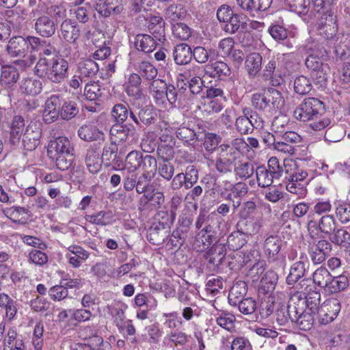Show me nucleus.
<instances>
[{"label":"nucleus","instance_id":"nucleus-1","mask_svg":"<svg viewBox=\"0 0 350 350\" xmlns=\"http://www.w3.org/2000/svg\"><path fill=\"white\" fill-rule=\"evenodd\" d=\"M34 73L52 83H59L68 77V63L67 60L57 55L51 58L40 57L35 66Z\"/></svg>","mask_w":350,"mask_h":350},{"label":"nucleus","instance_id":"nucleus-2","mask_svg":"<svg viewBox=\"0 0 350 350\" xmlns=\"http://www.w3.org/2000/svg\"><path fill=\"white\" fill-rule=\"evenodd\" d=\"M48 152L60 170L68 169L75 159V150L72 144L66 137H58L51 140Z\"/></svg>","mask_w":350,"mask_h":350},{"label":"nucleus","instance_id":"nucleus-3","mask_svg":"<svg viewBox=\"0 0 350 350\" xmlns=\"http://www.w3.org/2000/svg\"><path fill=\"white\" fill-rule=\"evenodd\" d=\"M6 51L12 57H23V59H17L14 62V64L18 66L22 69L31 66L36 59L34 55L26 56L27 44L25 37L23 36H14L10 38L6 46Z\"/></svg>","mask_w":350,"mask_h":350},{"label":"nucleus","instance_id":"nucleus-4","mask_svg":"<svg viewBox=\"0 0 350 350\" xmlns=\"http://www.w3.org/2000/svg\"><path fill=\"white\" fill-rule=\"evenodd\" d=\"M316 54L310 55L306 59L305 64L306 67L311 70L312 75L317 83L323 85L328 77L329 73V66L327 64H323L319 56L323 57L326 53L323 49H317V51H314Z\"/></svg>","mask_w":350,"mask_h":350},{"label":"nucleus","instance_id":"nucleus-5","mask_svg":"<svg viewBox=\"0 0 350 350\" xmlns=\"http://www.w3.org/2000/svg\"><path fill=\"white\" fill-rule=\"evenodd\" d=\"M287 314L292 322H295L302 330H309L312 327L314 321V316L302 307H297L295 298H291L288 307Z\"/></svg>","mask_w":350,"mask_h":350},{"label":"nucleus","instance_id":"nucleus-6","mask_svg":"<svg viewBox=\"0 0 350 350\" xmlns=\"http://www.w3.org/2000/svg\"><path fill=\"white\" fill-rule=\"evenodd\" d=\"M324 109L323 102L315 98H308L304 100L300 105L294 111L295 118L302 122H307L317 118Z\"/></svg>","mask_w":350,"mask_h":350},{"label":"nucleus","instance_id":"nucleus-7","mask_svg":"<svg viewBox=\"0 0 350 350\" xmlns=\"http://www.w3.org/2000/svg\"><path fill=\"white\" fill-rule=\"evenodd\" d=\"M340 308V303L337 299L331 298L325 301L316 314L319 323L326 325L332 322L338 315Z\"/></svg>","mask_w":350,"mask_h":350},{"label":"nucleus","instance_id":"nucleus-8","mask_svg":"<svg viewBox=\"0 0 350 350\" xmlns=\"http://www.w3.org/2000/svg\"><path fill=\"white\" fill-rule=\"evenodd\" d=\"M111 141L114 143L129 142L132 144L138 138V136L133 128H130L126 125L116 124L113 125L109 131Z\"/></svg>","mask_w":350,"mask_h":350},{"label":"nucleus","instance_id":"nucleus-9","mask_svg":"<svg viewBox=\"0 0 350 350\" xmlns=\"http://www.w3.org/2000/svg\"><path fill=\"white\" fill-rule=\"evenodd\" d=\"M142 161H144V167L148 164L150 167L152 166L153 170H155L157 165L156 159L148 155L143 159L142 154L136 150L131 151L128 154L124 165L129 172H134L141 166Z\"/></svg>","mask_w":350,"mask_h":350},{"label":"nucleus","instance_id":"nucleus-10","mask_svg":"<svg viewBox=\"0 0 350 350\" xmlns=\"http://www.w3.org/2000/svg\"><path fill=\"white\" fill-rule=\"evenodd\" d=\"M41 129L40 126L34 122H31L25 129L22 137L24 148L27 150H33L40 144L41 138Z\"/></svg>","mask_w":350,"mask_h":350},{"label":"nucleus","instance_id":"nucleus-11","mask_svg":"<svg viewBox=\"0 0 350 350\" xmlns=\"http://www.w3.org/2000/svg\"><path fill=\"white\" fill-rule=\"evenodd\" d=\"M275 68L276 62L274 59L270 60L265 68V77L266 79H271L273 85H279L284 77L290 75L291 64H286L284 70L278 68L277 70H275Z\"/></svg>","mask_w":350,"mask_h":350},{"label":"nucleus","instance_id":"nucleus-12","mask_svg":"<svg viewBox=\"0 0 350 350\" xmlns=\"http://www.w3.org/2000/svg\"><path fill=\"white\" fill-rule=\"evenodd\" d=\"M62 102V99L57 95H52L46 100L43 111V120L46 123L50 124L57 119Z\"/></svg>","mask_w":350,"mask_h":350},{"label":"nucleus","instance_id":"nucleus-13","mask_svg":"<svg viewBox=\"0 0 350 350\" xmlns=\"http://www.w3.org/2000/svg\"><path fill=\"white\" fill-rule=\"evenodd\" d=\"M332 250V245L327 240H320L310 247V256L313 263H322Z\"/></svg>","mask_w":350,"mask_h":350},{"label":"nucleus","instance_id":"nucleus-14","mask_svg":"<svg viewBox=\"0 0 350 350\" xmlns=\"http://www.w3.org/2000/svg\"><path fill=\"white\" fill-rule=\"evenodd\" d=\"M68 264L73 268H79L89 258V252L81 246L72 245L65 254Z\"/></svg>","mask_w":350,"mask_h":350},{"label":"nucleus","instance_id":"nucleus-15","mask_svg":"<svg viewBox=\"0 0 350 350\" xmlns=\"http://www.w3.org/2000/svg\"><path fill=\"white\" fill-rule=\"evenodd\" d=\"M34 29L42 37L49 38L56 30L54 21L48 15H42L35 19Z\"/></svg>","mask_w":350,"mask_h":350},{"label":"nucleus","instance_id":"nucleus-16","mask_svg":"<svg viewBox=\"0 0 350 350\" xmlns=\"http://www.w3.org/2000/svg\"><path fill=\"white\" fill-rule=\"evenodd\" d=\"M318 229L327 234H332L333 232L336 229L337 222L332 215H325L322 216L318 223L315 221L310 220L308 222V229L309 231H312V228Z\"/></svg>","mask_w":350,"mask_h":350},{"label":"nucleus","instance_id":"nucleus-17","mask_svg":"<svg viewBox=\"0 0 350 350\" xmlns=\"http://www.w3.org/2000/svg\"><path fill=\"white\" fill-rule=\"evenodd\" d=\"M19 78L18 70L12 65H1L0 85L5 89L13 87Z\"/></svg>","mask_w":350,"mask_h":350},{"label":"nucleus","instance_id":"nucleus-18","mask_svg":"<svg viewBox=\"0 0 350 350\" xmlns=\"http://www.w3.org/2000/svg\"><path fill=\"white\" fill-rule=\"evenodd\" d=\"M19 90L22 94L36 96L42 90V82L34 77H26L21 80Z\"/></svg>","mask_w":350,"mask_h":350},{"label":"nucleus","instance_id":"nucleus-19","mask_svg":"<svg viewBox=\"0 0 350 350\" xmlns=\"http://www.w3.org/2000/svg\"><path fill=\"white\" fill-rule=\"evenodd\" d=\"M291 298H295L297 307H302L304 308V306H306V309L305 310L314 314H317V310L320 307V294L317 292H312L303 299L297 295H294Z\"/></svg>","mask_w":350,"mask_h":350},{"label":"nucleus","instance_id":"nucleus-20","mask_svg":"<svg viewBox=\"0 0 350 350\" xmlns=\"http://www.w3.org/2000/svg\"><path fill=\"white\" fill-rule=\"evenodd\" d=\"M5 215L13 222L26 224L29 220L31 213L28 208L21 206H12L3 210Z\"/></svg>","mask_w":350,"mask_h":350},{"label":"nucleus","instance_id":"nucleus-21","mask_svg":"<svg viewBox=\"0 0 350 350\" xmlns=\"http://www.w3.org/2000/svg\"><path fill=\"white\" fill-rule=\"evenodd\" d=\"M262 226L261 218H251L238 224L237 234L254 235L260 232Z\"/></svg>","mask_w":350,"mask_h":350},{"label":"nucleus","instance_id":"nucleus-22","mask_svg":"<svg viewBox=\"0 0 350 350\" xmlns=\"http://www.w3.org/2000/svg\"><path fill=\"white\" fill-rule=\"evenodd\" d=\"M189 341L188 336L181 331H172L163 340V347L172 348L177 346H184Z\"/></svg>","mask_w":350,"mask_h":350},{"label":"nucleus","instance_id":"nucleus-23","mask_svg":"<svg viewBox=\"0 0 350 350\" xmlns=\"http://www.w3.org/2000/svg\"><path fill=\"white\" fill-rule=\"evenodd\" d=\"M79 137L86 142L104 140V133L94 124H86L78 130Z\"/></svg>","mask_w":350,"mask_h":350},{"label":"nucleus","instance_id":"nucleus-24","mask_svg":"<svg viewBox=\"0 0 350 350\" xmlns=\"http://www.w3.org/2000/svg\"><path fill=\"white\" fill-rule=\"evenodd\" d=\"M61 36L67 42H74L79 37L80 29L75 22L65 20L60 26Z\"/></svg>","mask_w":350,"mask_h":350},{"label":"nucleus","instance_id":"nucleus-25","mask_svg":"<svg viewBox=\"0 0 350 350\" xmlns=\"http://www.w3.org/2000/svg\"><path fill=\"white\" fill-rule=\"evenodd\" d=\"M282 245V241L278 236H269L263 243V251L269 259L274 260Z\"/></svg>","mask_w":350,"mask_h":350},{"label":"nucleus","instance_id":"nucleus-26","mask_svg":"<svg viewBox=\"0 0 350 350\" xmlns=\"http://www.w3.org/2000/svg\"><path fill=\"white\" fill-rule=\"evenodd\" d=\"M164 195L162 192L148 189L141 198L144 206L151 209H157L164 202Z\"/></svg>","mask_w":350,"mask_h":350},{"label":"nucleus","instance_id":"nucleus-27","mask_svg":"<svg viewBox=\"0 0 350 350\" xmlns=\"http://www.w3.org/2000/svg\"><path fill=\"white\" fill-rule=\"evenodd\" d=\"M238 5L243 10L253 12L264 11L269 8L272 0H236Z\"/></svg>","mask_w":350,"mask_h":350},{"label":"nucleus","instance_id":"nucleus-28","mask_svg":"<svg viewBox=\"0 0 350 350\" xmlns=\"http://www.w3.org/2000/svg\"><path fill=\"white\" fill-rule=\"evenodd\" d=\"M174 59L178 65H185L192 59V51L186 44H180L174 47L173 51Z\"/></svg>","mask_w":350,"mask_h":350},{"label":"nucleus","instance_id":"nucleus-29","mask_svg":"<svg viewBox=\"0 0 350 350\" xmlns=\"http://www.w3.org/2000/svg\"><path fill=\"white\" fill-rule=\"evenodd\" d=\"M268 167L269 172L275 176V179H278L282 176L284 169L286 174L289 173V168L295 167V164L292 161H286L283 165H280L279 160L275 157H271L268 161Z\"/></svg>","mask_w":350,"mask_h":350},{"label":"nucleus","instance_id":"nucleus-30","mask_svg":"<svg viewBox=\"0 0 350 350\" xmlns=\"http://www.w3.org/2000/svg\"><path fill=\"white\" fill-rule=\"evenodd\" d=\"M268 100V111H273L282 109L284 105V100L281 93L275 88L266 90Z\"/></svg>","mask_w":350,"mask_h":350},{"label":"nucleus","instance_id":"nucleus-31","mask_svg":"<svg viewBox=\"0 0 350 350\" xmlns=\"http://www.w3.org/2000/svg\"><path fill=\"white\" fill-rule=\"evenodd\" d=\"M25 130L24 120L21 116L14 117L10 126V142L16 144L22 138Z\"/></svg>","mask_w":350,"mask_h":350},{"label":"nucleus","instance_id":"nucleus-32","mask_svg":"<svg viewBox=\"0 0 350 350\" xmlns=\"http://www.w3.org/2000/svg\"><path fill=\"white\" fill-rule=\"evenodd\" d=\"M0 307L5 310V318L8 321L15 319L17 314L16 302L5 293H0Z\"/></svg>","mask_w":350,"mask_h":350},{"label":"nucleus","instance_id":"nucleus-33","mask_svg":"<svg viewBox=\"0 0 350 350\" xmlns=\"http://www.w3.org/2000/svg\"><path fill=\"white\" fill-rule=\"evenodd\" d=\"M113 211L108 210L101 211L95 214L87 215L85 219L91 224L103 226L110 224L113 221Z\"/></svg>","mask_w":350,"mask_h":350},{"label":"nucleus","instance_id":"nucleus-34","mask_svg":"<svg viewBox=\"0 0 350 350\" xmlns=\"http://www.w3.org/2000/svg\"><path fill=\"white\" fill-rule=\"evenodd\" d=\"M108 308L116 325L122 327L121 324L126 321L125 311L128 308L127 305L121 301H116Z\"/></svg>","mask_w":350,"mask_h":350},{"label":"nucleus","instance_id":"nucleus-35","mask_svg":"<svg viewBox=\"0 0 350 350\" xmlns=\"http://www.w3.org/2000/svg\"><path fill=\"white\" fill-rule=\"evenodd\" d=\"M245 65L250 77H254L261 68V55L258 53H252L248 55L246 57Z\"/></svg>","mask_w":350,"mask_h":350},{"label":"nucleus","instance_id":"nucleus-36","mask_svg":"<svg viewBox=\"0 0 350 350\" xmlns=\"http://www.w3.org/2000/svg\"><path fill=\"white\" fill-rule=\"evenodd\" d=\"M76 71L86 80L97 73L98 66L94 60L86 59L79 62Z\"/></svg>","mask_w":350,"mask_h":350},{"label":"nucleus","instance_id":"nucleus-37","mask_svg":"<svg viewBox=\"0 0 350 350\" xmlns=\"http://www.w3.org/2000/svg\"><path fill=\"white\" fill-rule=\"evenodd\" d=\"M349 284V278L345 274H341L338 276H332L329 280V284L327 290L332 293H336L338 292L345 290Z\"/></svg>","mask_w":350,"mask_h":350},{"label":"nucleus","instance_id":"nucleus-38","mask_svg":"<svg viewBox=\"0 0 350 350\" xmlns=\"http://www.w3.org/2000/svg\"><path fill=\"white\" fill-rule=\"evenodd\" d=\"M166 87L167 84L160 79L154 80L150 85V92L159 106H160L161 104H163L164 100H165L164 95Z\"/></svg>","mask_w":350,"mask_h":350},{"label":"nucleus","instance_id":"nucleus-39","mask_svg":"<svg viewBox=\"0 0 350 350\" xmlns=\"http://www.w3.org/2000/svg\"><path fill=\"white\" fill-rule=\"evenodd\" d=\"M157 46L156 41L149 35L139 34L136 36L135 46L144 53L153 51Z\"/></svg>","mask_w":350,"mask_h":350},{"label":"nucleus","instance_id":"nucleus-40","mask_svg":"<svg viewBox=\"0 0 350 350\" xmlns=\"http://www.w3.org/2000/svg\"><path fill=\"white\" fill-rule=\"evenodd\" d=\"M211 239L212 235L208 232L207 229L203 228L196 234L193 247L198 252H202L211 244Z\"/></svg>","mask_w":350,"mask_h":350},{"label":"nucleus","instance_id":"nucleus-41","mask_svg":"<svg viewBox=\"0 0 350 350\" xmlns=\"http://www.w3.org/2000/svg\"><path fill=\"white\" fill-rule=\"evenodd\" d=\"M285 3L291 11L299 16H306L310 10V0H285Z\"/></svg>","mask_w":350,"mask_h":350},{"label":"nucleus","instance_id":"nucleus-42","mask_svg":"<svg viewBox=\"0 0 350 350\" xmlns=\"http://www.w3.org/2000/svg\"><path fill=\"white\" fill-rule=\"evenodd\" d=\"M306 264L303 261L295 262L290 269L289 273L286 278L288 284H293L297 282L304 275Z\"/></svg>","mask_w":350,"mask_h":350},{"label":"nucleus","instance_id":"nucleus-43","mask_svg":"<svg viewBox=\"0 0 350 350\" xmlns=\"http://www.w3.org/2000/svg\"><path fill=\"white\" fill-rule=\"evenodd\" d=\"M330 235L329 239L333 243L345 248L350 247V234L344 228L335 230Z\"/></svg>","mask_w":350,"mask_h":350},{"label":"nucleus","instance_id":"nucleus-44","mask_svg":"<svg viewBox=\"0 0 350 350\" xmlns=\"http://www.w3.org/2000/svg\"><path fill=\"white\" fill-rule=\"evenodd\" d=\"M206 72L213 77L227 76L230 73L228 66L221 61L207 64L206 66Z\"/></svg>","mask_w":350,"mask_h":350},{"label":"nucleus","instance_id":"nucleus-45","mask_svg":"<svg viewBox=\"0 0 350 350\" xmlns=\"http://www.w3.org/2000/svg\"><path fill=\"white\" fill-rule=\"evenodd\" d=\"M101 159L99 153L94 150H88L85 157L88 170L92 174H96L101 168Z\"/></svg>","mask_w":350,"mask_h":350},{"label":"nucleus","instance_id":"nucleus-46","mask_svg":"<svg viewBox=\"0 0 350 350\" xmlns=\"http://www.w3.org/2000/svg\"><path fill=\"white\" fill-rule=\"evenodd\" d=\"M249 109L245 108L243 110V116H241L236 119V129L241 134H247L252 131V124L249 120Z\"/></svg>","mask_w":350,"mask_h":350},{"label":"nucleus","instance_id":"nucleus-47","mask_svg":"<svg viewBox=\"0 0 350 350\" xmlns=\"http://www.w3.org/2000/svg\"><path fill=\"white\" fill-rule=\"evenodd\" d=\"M332 275L325 267L318 268L313 273L314 282L321 288H327Z\"/></svg>","mask_w":350,"mask_h":350},{"label":"nucleus","instance_id":"nucleus-48","mask_svg":"<svg viewBox=\"0 0 350 350\" xmlns=\"http://www.w3.org/2000/svg\"><path fill=\"white\" fill-rule=\"evenodd\" d=\"M187 12L181 4H172L165 11L166 18L171 21H176L185 18Z\"/></svg>","mask_w":350,"mask_h":350},{"label":"nucleus","instance_id":"nucleus-49","mask_svg":"<svg viewBox=\"0 0 350 350\" xmlns=\"http://www.w3.org/2000/svg\"><path fill=\"white\" fill-rule=\"evenodd\" d=\"M258 184L260 187H267L271 186L275 176L265 167H258L256 170Z\"/></svg>","mask_w":350,"mask_h":350},{"label":"nucleus","instance_id":"nucleus-50","mask_svg":"<svg viewBox=\"0 0 350 350\" xmlns=\"http://www.w3.org/2000/svg\"><path fill=\"white\" fill-rule=\"evenodd\" d=\"M141 81L140 75L136 73L130 75L128 81L129 85L126 88V92L129 96H133L136 98L140 97L141 92L139 86L141 83Z\"/></svg>","mask_w":350,"mask_h":350},{"label":"nucleus","instance_id":"nucleus-51","mask_svg":"<svg viewBox=\"0 0 350 350\" xmlns=\"http://www.w3.org/2000/svg\"><path fill=\"white\" fill-rule=\"evenodd\" d=\"M235 320V317L232 314L221 312L216 318V323L221 327L232 332L234 329Z\"/></svg>","mask_w":350,"mask_h":350},{"label":"nucleus","instance_id":"nucleus-52","mask_svg":"<svg viewBox=\"0 0 350 350\" xmlns=\"http://www.w3.org/2000/svg\"><path fill=\"white\" fill-rule=\"evenodd\" d=\"M78 113V109L75 102L70 100H62L59 115L64 120H69L75 117Z\"/></svg>","mask_w":350,"mask_h":350},{"label":"nucleus","instance_id":"nucleus-53","mask_svg":"<svg viewBox=\"0 0 350 350\" xmlns=\"http://www.w3.org/2000/svg\"><path fill=\"white\" fill-rule=\"evenodd\" d=\"M312 89L310 80L304 75L297 77L294 81L295 92L300 95H304L310 92Z\"/></svg>","mask_w":350,"mask_h":350},{"label":"nucleus","instance_id":"nucleus-54","mask_svg":"<svg viewBox=\"0 0 350 350\" xmlns=\"http://www.w3.org/2000/svg\"><path fill=\"white\" fill-rule=\"evenodd\" d=\"M141 77L147 80H152L157 76V69L148 62H142L137 67Z\"/></svg>","mask_w":350,"mask_h":350},{"label":"nucleus","instance_id":"nucleus-55","mask_svg":"<svg viewBox=\"0 0 350 350\" xmlns=\"http://www.w3.org/2000/svg\"><path fill=\"white\" fill-rule=\"evenodd\" d=\"M164 25L165 22L160 16L152 15L149 17L148 27L153 34H158L160 36L163 35Z\"/></svg>","mask_w":350,"mask_h":350},{"label":"nucleus","instance_id":"nucleus-56","mask_svg":"<svg viewBox=\"0 0 350 350\" xmlns=\"http://www.w3.org/2000/svg\"><path fill=\"white\" fill-rule=\"evenodd\" d=\"M172 33L174 37L182 40H188L192 33L191 28L183 23H177L172 26Z\"/></svg>","mask_w":350,"mask_h":350},{"label":"nucleus","instance_id":"nucleus-57","mask_svg":"<svg viewBox=\"0 0 350 350\" xmlns=\"http://www.w3.org/2000/svg\"><path fill=\"white\" fill-rule=\"evenodd\" d=\"M246 293L245 284L243 282H239L234 284L230 289L228 295L229 302L232 305H236V299H239L243 296Z\"/></svg>","mask_w":350,"mask_h":350},{"label":"nucleus","instance_id":"nucleus-58","mask_svg":"<svg viewBox=\"0 0 350 350\" xmlns=\"http://www.w3.org/2000/svg\"><path fill=\"white\" fill-rule=\"evenodd\" d=\"M164 98L165 100L160 107L166 109L172 108L177 99L176 90L173 85H167Z\"/></svg>","mask_w":350,"mask_h":350},{"label":"nucleus","instance_id":"nucleus-59","mask_svg":"<svg viewBox=\"0 0 350 350\" xmlns=\"http://www.w3.org/2000/svg\"><path fill=\"white\" fill-rule=\"evenodd\" d=\"M226 23L224 31L230 34L234 33L244 26V22L241 20L240 16L236 14H234Z\"/></svg>","mask_w":350,"mask_h":350},{"label":"nucleus","instance_id":"nucleus-60","mask_svg":"<svg viewBox=\"0 0 350 350\" xmlns=\"http://www.w3.org/2000/svg\"><path fill=\"white\" fill-rule=\"evenodd\" d=\"M101 94L102 92L100 88V85L98 83L94 82L87 83L85 85L84 89V96L88 100H96L101 96Z\"/></svg>","mask_w":350,"mask_h":350},{"label":"nucleus","instance_id":"nucleus-61","mask_svg":"<svg viewBox=\"0 0 350 350\" xmlns=\"http://www.w3.org/2000/svg\"><path fill=\"white\" fill-rule=\"evenodd\" d=\"M336 215L341 223L350 221V204L341 202L336 206Z\"/></svg>","mask_w":350,"mask_h":350},{"label":"nucleus","instance_id":"nucleus-62","mask_svg":"<svg viewBox=\"0 0 350 350\" xmlns=\"http://www.w3.org/2000/svg\"><path fill=\"white\" fill-rule=\"evenodd\" d=\"M234 172L240 178L246 179L253 174L254 167L252 163L247 162L240 163L234 167Z\"/></svg>","mask_w":350,"mask_h":350},{"label":"nucleus","instance_id":"nucleus-63","mask_svg":"<svg viewBox=\"0 0 350 350\" xmlns=\"http://www.w3.org/2000/svg\"><path fill=\"white\" fill-rule=\"evenodd\" d=\"M90 10L89 5L78 7L74 12L76 20L80 23H88L91 19Z\"/></svg>","mask_w":350,"mask_h":350},{"label":"nucleus","instance_id":"nucleus-64","mask_svg":"<svg viewBox=\"0 0 350 350\" xmlns=\"http://www.w3.org/2000/svg\"><path fill=\"white\" fill-rule=\"evenodd\" d=\"M286 189L291 193L295 194L299 198H303L306 196L307 191L302 183L293 182L288 180L286 185Z\"/></svg>","mask_w":350,"mask_h":350}]
</instances>
